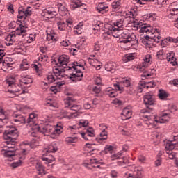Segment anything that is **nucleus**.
Returning <instances> with one entry per match:
<instances>
[{"mask_svg":"<svg viewBox=\"0 0 178 178\" xmlns=\"http://www.w3.org/2000/svg\"><path fill=\"white\" fill-rule=\"evenodd\" d=\"M120 40L122 44H127L129 48L133 45H138V40H137L136 35L129 33V30L127 29L122 31Z\"/></svg>","mask_w":178,"mask_h":178,"instance_id":"1","label":"nucleus"},{"mask_svg":"<svg viewBox=\"0 0 178 178\" xmlns=\"http://www.w3.org/2000/svg\"><path fill=\"white\" fill-rule=\"evenodd\" d=\"M161 41H162V40H161V35L159 33H156L154 35L152 33L144 36V38L142 39V44L145 45L147 48H152V45H154V42L158 44L161 42Z\"/></svg>","mask_w":178,"mask_h":178,"instance_id":"2","label":"nucleus"},{"mask_svg":"<svg viewBox=\"0 0 178 178\" xmlns=\"http://www.w3.org/2000/svg\"><path fill=\"white\" fill-rule=\"evenodd\" d=\"M79 67H81V65H79V63L74 62L72 67H67V70H70V69H74L75 73L70 74V79L72 81L77 83V81H81L83 79V72L81 70H79Z\"/></svg>","mask_w":178,"mask_h":178,"instance_id":"3","label":"nucleus"},{"mask_svg":"<svg viewBox=\"0 0 178 178\" xmlns=\"http://www.w3.org/2000/svg\"><path fill=\"white\" fill-rule=\"evenodd\" d=\"M76 100L72 97H67L64 99L65 108H69V111H74L72 113H75V116H77V112L81 111V106L74 104Z\"/></svg>","mask_w":178,"mask_h":178,"instance_id":"4","label":"nucleus"},{"mask_svg":"<svg viewBox=\"0 0 178 178\" xmlns=\"http://www.w3.org/2000/svg\"><path fill=\"white\" fill-rule=\"evenodd\" d=\"M4 140H7L6 144L10 143H15V140L19 137V134H17V130L15 128L6 130L3 136Z\"/></svg>","mask_w":178,"mask_h":178,"instance_id":"5","label":"nucleus"},{"mask_svg":"<svg viewBox=\"0 0 178 178\" xmlns=\"http://www.w3.org/2000/svg\"><path fill=\"white\" fill-rule=\"evenodd\" d=\"M142 117L145 118V119H147L148 120H154L156 123H166L167 122L169 121L168 113H163V115L161 117L149 115L148 114L144 115Z\"/></svg>","mask_w":178,"mask_h":178,"instance_id":"6","label":"nucleus"},{"mask_svg":"<svg viewBox=\"0 0 178 178\" xmlns=\"http://www.w3.org/2000/svg\"><path fill=\"white\" fill-rule=\"evenodd\" d=\"M152 111V108H149V106H147V109H143L140 111V118L143 120H145V124L147 126V127H149V129L154 127L155 124H154V122H155V120H147V118L143 117L144 115H149V116H154V115H151L149 112Z\"/></svg>","mask_w":178,"mask_h":178,"instance_id":"7","label":"nucleus"},{"mask_svg":"<svg viewBox=\"0 0 178 178\" xmlns=\"http://www.w3.org/2000/svg\"><path fill=\"white\" fill-rule=\"evenodd\" d=\"M31 7L29 6L26 8H19L18 10V19H24L23 23H26L27 16H31Z\"/></svg>","mask_w":178,"mask_h":178,"instance_id":"8","label":"nucleus"},{"mask_svg":"<svg viewBox=\"0 0 178 178\" xmlns=\"http://www.w3.org/2000/svg\"><path fill=\"white\" fill-rule=\"evenodd\" d=\"M57 66L58 67H63L64 69L66 68L67 66V63H69V56L62 55L58 58Z\"/></svg>","mask_w":178,"mask_h":178,"instance_id":"9","label":"nucleus"},{"mask_svg":"<svg viewBox=\"0 0 178 178\" xmlns=\"http://www.w3.org/2000/svg\"><path fill=\"white\" fill-rule=\"evenodd\" d=\"M81 135L84 140H86V141H88L90 137H94L95 136V134H94V129H92V127L87 128L85 132L81 133Z\"/></svg>","mask_w":178,"mask_h":178,"instance_id":"10","label":"nucleus"},{"mask_svg":"<svg viewBox=\"0 0 178 178\" xmlns=\"http://www.w3.org/2000/svg\"><path fill=\"white\" fill-rule=\"evenodd\" d=\"M178 8H172L170 15H169L170 19H171V22H174V26L177 29H178Z\"/></svg>","mask_w":178,"mask_h":178,"instance_id":"11","label":"nucleus"},{"mask_svg":"<svg viewBox=\"0 0 178 178\" xmlns=\"http://www.w3.org/2000/svg\"><path fill=\"white\" fill-rule=\"evenodd\" d=\"M109 30L111 31V35L115 38H120L123 33V29L115 26H110Z\"/></svg>","mask_w":178,"mask_h":178,"instance_id":"12","label":"nucleus"},{"mask_svg":"<svg viewBox=\"0 0 178 178\" xmlns=\"http://www.w3.org/2000/svg\"><path fill=\"white\" fill-rule=\"evenodd\" d=\"M41 16L46 17L47 19H52L54 16H56V11H52L49 8H47L42 10Z\"/></svg>","mask_w":178,"mask_h":178,"instance_id":"13","label":"nucleus"},{"mask_svg":"<svg viewBox=\"0 0 178 178\" xmlns=\"http://www.w3.org/2000/svg\"><path fill=\"white\" fill-rule=\"evenodd\" d=\"M11 33H13L14 35H22V37H24V35H27V30H25L24 26L20 24L19 28H17L15 31Z\"/></svg>","mask_w":178,"mask_h":178,"instance_id":"14","label":"nucleus"},{"mask_svg":"<svg viewBox=\"0 0 178 178\" xmlns=\"http://www.w3.org/2000/svg\"><path fill=\"white\" fill-rule=\"evenodd\" d=\"M2 152H3V154L6 158H9L10 161H13V156L16 155V150L15 149H2Z\"/></svg>","mask_w":178,"mask_h":178,"instance_id":"15","label":"nucleus"},{"mask_svg":"<svg viewBox=\"0 0 178 178\" xmlns=\"http://www.w3.org/2000/svg\"><path fill=\"white\" fill-rule=\"evenodd\" d=\"M140 33H146L147 34H148L147 35H151V34H153V35L159 34V31H158V29L156 28L152 29L151 26H147L146 29L140 31Z\"/></svg>","mask_w":178,"mask_h":178,"instance_id":"16","label":"nucleus"},{"mask_svg":"<svg viewBox=\"0 0 178 178\" xmlns=\"http://www.w3.org/2000/svg\"><path fill=\"white\" fill-rule=\"evenodd\" d=\"M55 20L58 30L63 31V30L66 29V24H65V22H63V19L59 17H56Z\"/></svg>","mask_w":178,"mask_h":178,"instance_id":"17","label":"nucleus"},{"mask_svg":"<svg viewBox=\"0 0 178 178\" xmlns=\"http://www.w3.org/2000/svg\"><path fill=\"white\" fill-rule=\"evenodd\" d=\"M122 120H127L131 118V110L128 107H126L123 109L122 113H121Z\"/></svg>","mask_w":178,"mask_h":178,"instance_id":"18","label":"nucleus"},{"mask_svg":"<svg viewBox=\"0 0 178 178\" xmlns=\"http://www.w3.org/2000/svg\"><path fill=\"white\" fill-rule=\"evenodd\" d=\"M155 100L154 97L149 94H146L144 95V104L145 105H154Z\"/></svg>","mask_w":178,"mask_h":178,"instance_id":"19","label":"nucleus"},{"mask_svg":"<svg viewBox=\"0 0 178 178\" xmlns=\"http://www.w3.org/2000/svg\"><path fill=\"white\" fill-rule=\"evenodd\" d=\"M13 117L16 118L15 119H14V122H15V123H17V122L18 123H22L24 124L27 123V120H26V117L22 115H17L15 113L13 114Z\"/></svg>","mask_w":178,"mask_h":178,"instance_id":"20","label":"nucleus"},{"mask_svg":"<svg viewBox=\"0 0 178 178\" xmlns=\"http://www.w3.org/2000/svg\"><path fill=\"white\" fill-rule=\"evenodd\" d=\"M108 6H104V3H100L97 7V10L99 13L104 15V13H106L108 10H109Z\"/></svg>","mask_w":178,"mask_h":178,"instance_id":"21","label":"nucleus"},{"mask_svg":"<svg viewBox=\"0 0 178 178\" xmlns=\"http://www.w3.org/2000/svg\"><path fill=\"white\" fill-rule=\"evenodd\" d=\"M168 42H174V43L178 42V37L177 38L168 37L164 40H162V42H161L162 47H165V45H168Z\"/></svg>","mask_w":178,"mask_h":178,"instance_id":"22","label":"nucleus"},{"mask_svg":"<svg viewBox=\"0 0 178 178\" xmlns=\"http://www.w3.org/2000/svg\"><path fill=\"white\" fill-rule=\"evenodd\" d=\"M54 126H51L50 124L44 125L42 128V131L44 133V134H49V133H51V134H54Z\"/></svg>","mask_w":178,"mask_h":178,"instance_id":"23","label":"nucleus"},{"mask_svg":"<svg viewBox=\"0 0 178 178\" xmlns=\"http://www.w3.org/2000/svg\"><path fill=\"white\" fill-rule=\"evenodd\" d=\"M70 110H62L60 111V115H62L64 118H69L72 119V118H77V115H75L74 113H72L69 111Z\"/></svg>","mask_w":178,"mask_h":178,"instance_id":"24","label":"nucleus"},{"mask_svg":"<svg viewBox=\"0 0 178 178\" xmlns=\"http://www.w3.org/2000/svg\"><path fill=\"white\" fill-rule=\"evenodd\" d=\"M105 69L107 72L115 73L116 70V64L115 63H108L105 65Z\"/></svg>","mask_w":178,"mask_h":178,"instance_id":"25","label":"nucleus"},{"mask_svg":"<svg viewBox=\"0 0 178 178\" xmlns=\"http://www.w3.org/2000/svg\"><path fill=\"white\" fill-rule=\"evenodd\" d=\"M168 62H170L172 66H176L177 62H176V58H175V53H169L166 56Z\"/></svg>","mask_w":178,"mask_h":178,"instance_id":"26","label":"nucleus"},{"mask_svg":"<svg viewBox=\"0 0 178 178\" xmlns=\"http://www.w3.org/2000/svg\"><path fill=\"white\" fill-rule=\"evenodd\" d=\"M158 97L161 101H165V99L169 97V93L163 89H160L159 90Z\"/></svg>","mask_w":178,"mask_h":178,"instance_id":"27","label":"nucleus"},{"mask_svg":"<svg viewBox=\"0 0 178 178\" xmlns=\"http://www.w3.org/2000/svg\"><path fill=\"white\" fill-rule=\"evenodd\" d=\"M151 62V56H146L144 59V62L142 64V67L140 68V72L145 70V67H148L149 66V63Z\"/></svg>","mask_w":178,"mask_h":178,"instance_id":"28","label":"nucleus"},{"mask_svg":"<svg viewBox=\"0 0 178 178\" xmlns=\"http://www.w3.org/2000/svg\"><path fill=\"white\" fill-rule=\"evenodd\" d=\"M62 70H59V68L54 67L53 69V73L56 78V80H61L63 79V75H62Z\"/></svg>","mask_w":178,"mask_h":178,"instance_id":"29","label":"nucleus"},{"mask_svg":"<svg viewBox=\"0 0 178 178\" xmlns=\"http://www.w3.org/2000/svg\"><path fill=\"white\" fill-rule=\"evenodd\" d=\"M111 8L114 10H119L122 8V0H115L111 3Z\"/></svg>","mask_w":178,"mask_h":178,"instance_id":"30","label":"nucleus"},{"mask_svg":"<svg viewBox=\"0 0 178 178\" xmlns=\"http://www.w3.org/2000/svg\"><path fill=\"white\" fill-rule=\"evenodd\" d=\"M90 65L93 66V67H96L97 70H99V67H101V62L98 61V60L90 59L89 61Z\"/></svg>","mask_w":178,"mask_h":178,"instance_id":"31","label":"nucleus"},{"mask_svg":"<svg viewBox=\"0 0 178 178\" xmlns=\"http://www.w3.org/2000/svg\"><path fill=\"white\" fill-rule=\"evenodd\" d=\"M36 169L38 170V175H45V168L41 163H36Z\"/></svg>","mask_w":178,"mask_h":178,"instance_id":"32","label":"nucleus"},{"mask_svg":"<svg viewBox=\"0 0 178 178\" xmlns=\"http://www.w3.org/2000/svg\"><path fill=\"white\" fill-rule=\"evenodd\" d=\"M114 27L122 29L124 26V18H121L113 23Z\"/></svg>","mask_w":178,"mask_h":178,"instance_id":"33","label":"nucleus"},{"mask_svg":"<svg viewBox=\"0 0 178 178\" xmlns=\"http://www.w3.org/2000/svg\"><path fill=\"white\" fill-rule=\"evenodd\" d=\"M16 35L13 33H10L6 38V45H12L13 44V38H15Z\"/></svg>","mask_w":178,"mask_h":178,"instance_id":"34","label":"nucleus"},{"mask_svg":"<svg viewBox=\"0 0 178 178\" xmlns=\"http://www.w3.org/2000/svg\"><path fill=\"white\" fill-rule=\"evenodd\" d=\"M57 7L58 8L59 13H60L62 15H65V13L67 12V8L65 6H63V4L60 3L57 4Z\"/></svg>","mask_w":178,"mask_h":178,"instance_id":"35","label":"nucleus"},{"mask_svg":"<svg viewBox=\"0 0 178 178\" xmlns=\"http://www.w3.org/2000/svg\"><path fill=\"white\" fill-rule=\"evenodd\" d=\"M5 113V110L0 108V116H2V118H0V120H2L3 123H8L9 120H8V116H6Z\"/></svg>","mask_w":178,"mask_h":178,"instance_id":"36","label":"nucleus"},{"mask_svg":"<svg viewBox=\"0 0 178 178\" xmlns=\"http://www.w3.org/2000/svg\"><path fill=\"white\" fill-rule=\"evenodd\" d=\"M107 138H108V132H106L105 129H104L100 134V137L99 138V140L102 141L104 140H107Z\"/></svg>","mask_w":178,"mask_h":178,"instance_id":"37","label":"nucleus"},{"mask_svg":"<svg viewBox=\"0 0 178 178\" xmlns=\"http://www.w3.org/2000/svg\"><path fill=\"white\" fill-rule=\"evenodd\" d=\"M58 151V147L52 145H49L47 149H44L45 152H56Z\"/></svg>","mask_w":178,"mask_h":178,"instance_id":"38","label":"nucleus"},{"mask_svg":"<svg viewBox=\"0 0 178 178\" xmlns=\"http://www.w3.org/2000/svg\"><path fill=\"white\" fill-rule=\"evenodd\" d=\"M128 162L127 158L122 157L120 160L117 161V165H118V166H123L126 165V163H128Z\"/></svg>","mask_w":178,"mask_h":178,"instance_id":"39","label":"nucleus"},{"mask_svg":"<svg viewBox=\"0 0 178 178\" xmlns=\"http://www.w3.org/2000/svg\"><path fill=\"white\" fill-rule=\"evenodd\" d=\"M95 161H97V159H90V161H87V162H83V165L85 168H88V169H91V165H92V163H94L95 162Z\"/></svg>","mask_w":178,"mask_h":178,"instance_id":"40","label":"nucleus"},{"mask_svg":"<svg viewBox=\"0 0 178 178\" xmlns=\"http://www.w3.org/2000/svg\"><path fill=\"white\" fill-rule=\"evenodd\" d=\"M15 83H16V80L13 78H8L6 80V83L8 85V87H15Z\"/></svg>","mask_w":178,"mask_h":178,"instance_id":"41","label":"nucleus"},{"mask_svg":"<svg viewBox=\"0 0 178 178\" xmlns=\"http://www.w3.org/2000/svg\"><path fill=\"white\" fill-rule=\"evenodd\" d=\"M47 79L49 83H54L56 80V77L54 76V74L51 72L48 74Z\"/></svg>","mask_w":178,"mask_h":178,"instance_id":"42","label":"nucleus"},{"mask_svg":"<svg viewBox=\"0 0 178 178\" xmlns=\"http://www.w3.org/2000/svg\"><path fill=\"white\" fill-rule=\"evenodd\" d=\"M79 126L80 127H87L88 126V120H81Z\"/></svg>","mask_w":178,"mask_h":178,"instance_id":"43","label":"nucleus"},{"mask_svg":"<svg viewBox=\"0 0 178 178\" xmlns=\"http://www.w3.org/2000/svg\"><path fill=\"white\" fill-rule=\"evenodd\" d=\"M47 41H55L56 40L55 34L52 33H47Z\"/></svg>","mask_w":178,"mask_h":178,"instance_id":"44","label":"nucleus"},{"mask_svg":"<svg viewBox=\"0 0 178 178\" xmlns=\"http://www.w3.org/2000/svg\"><path fill=\"white\" fill-rule=\"evenodd\" d=\"M72 6L73 8H80V6H83V3L79 0L72 1Z\"/></svg>","mask_w":178,"mask_h":178,"instance_id":"45","label":"nucleus"},{"mask_svg":"<svg viewBox=\"0 0 178 178\" xmlns=\"http://www.w3.org/2000/svg\"><path fill=\"white\" fill-rule=\"evenodd\" d=\"M156 58L158 59H160V60H162L163 59V56H165V53L163 52V50H160L156 54Z\"/></svg>","mask_w":178,"mask_h":178,"instance_id":"46","label":"nucleus"},{"mask_svg":"<svg viewBox=\"0 0 178 178\" xmlns=\"http://www.w3.org/2000/svg\"><path fill=\"white\" fill-rule=\"evenodd\" d=\"M132 3L134 5H138V6H140V5H145V0H133Z\"/></svg>","mask_w":178,"mask_h":178,"instance_id":"47","label":"nucleus"},{"mask_svg":"<svg viewBox=\"0 0 178 178\" xmlns=\"http://www.w3.org/2000/svg\"><path fill=\"white\" fill-rule=\"evenodd\" d=\"M120 156H122V152H118L117 154H114L111 155V161H115L116 159H119V158H120Z\"/></svg>","mask_w":178,"mask_h":178,"instance_id":"48","label":"nucleus"},{"mask_svg":"<svg viewBox=\"0 0 178 178\" xmlns=\"http://www.w3.org/2000/svg\"><path fill=\"white\" fill-rule=\"evenodd\" d=\"M77 140V138L76 137L72 138V137H67L65 138V142L68 144H70L72 143H76Z\"/></svg>","mask_w":178,"mask_h":178,"instance_id":"49","label":"nucleus"},{"mask_svg":"<svg viewBox=\"0 0 178 178\" xmlns=\"http://www.w3.org/2000/svg\"><path fill=\"white\" fill-rule=\"evenodd\" d=\"M34 119H35V115L31 113L29 114L27 120H26V123L29 124L31 123V122H33L34 120Z\"/></svg>","mask_w":178,"mask_h":178,"instance_id":"50","label":"nucleus"},{"mask_svg":"<svg viewBox=\"0 0 178 178\" xmlns=\"http://www.w3.org/2000/svg\"><path fill=\"white\" fill-rule=\"evenodd\" d=\"M5 55H6L5 51L2 49H0V63H3V58H5Z\"/></svg>","mask_w":178,"mask_h":178,"instance_id":"51","label":"nucleus"},{"mask_svg":"<svg viewBox=\"0 0 178 178\" xmlns=\"http://www.w3.org/2000/svg\"><path fill=\"white\" fill-rule=\"evenodd\" d=\"M22 83L25 84V86H26V84H31V83H33V79H31V78H26L22 79Z\"/></svg>","mask_w":178,"mask_h":178,"instance_id":"52","label":"nucleus"},{"mask_svg":"<svg viewBox=\"0 0 178 178\" xmlns=\"http://www.w3.org/2000/svg\"><path fill=\"white\" fill-rule=\"evenodd\" d=\"M166 154H168L170 159H175V156H176V152L173 151H168Z\"/></svg>","mask_w":178,"mask_h":178,"instance_id":"53","label":"nucleus"},{"mask_svg":"<svg viewBox=\"0 0 178 178\" xmlns=\"http://www.w3.org/2000/svg\"><path fill=\"white\" fill-rule=\"evenodd\" d=\"M82 29H83V28H81L80 25L76 26L74 28L75 34H81V33H82V31H81Z\"/></svg>","mask_w":178,"mask_h":178,"instance_id":"54","label":"nucleus"},{"mask_svg":"<svg viewBox=\"0 0 178 178\" xmlns=\"http://www.w3.org/2000/svg\"><path fill=\"white\" fill-rule=\"evenodd\" d=\"M108 91V95L109 96L110 98H115V97H116V95H118V93H116V90H111L110 92V90H107Z\"/></svg>","mask_w":178,"mask_h":178,"instance_id":"55","label":"nucleus"},{"mask_svg":"<svg viewBox=\"0 0 178 178\" xmlns=\"http://www.w3.org/2000/svg\"><path fill=\"white\" fill-rule=\"evenodd\" d=\"M63 128L59 127L53 129V134H60L62 133Z\"/></svg>","mask_w":178,"mask_h":178,"instance_id":"56","label":"nucleus"},{"mask_svg":"<svg viewBox=\"0 0 178 178\" xmlns=\"http://www.w3.org/2000/svg\"><path fill=\"white\" fill-rule=\"evenodd\" d=\"M86 148H88V149H90V151H95V144H89V143H86Z\"/></svg>","mask_w":178,"mask_h":178,"instance_id":"57","label":"nucleus"},{"mask_svg":"<svg viewBox=\"0 0 178 178\" xmlns=\"http://www.w3.org/2000/svg\"><path fill=\"white\" fill-rule=\"evenodd\" d=\"M147 19H150L151 20H156V14L155 13H149L147 16Z\"/></svg>","mask_w":178,"mask_h":178,"instance_id":"58","label":"nucleus"},{"mask_svg":"<svg viewBox=\"0 0 178 178\" xmlns=\"http://www.w3.org/2000/svg\"><path fill=\"white\" fill-rule=\"evenodd\" d=\"M20 165H22V160H19L17 162H14L11 164L12 168H13L14 169L16 168H18V166H20Z\"/></svg>","mask_w":178,"mask_h":178,"instance_id":"59","label":"nucleus"},{"mask_svg":"<svg viewBox=\"0 0 178 178\" xmlns=\"http://www.w3.org/2000/svg\"><path fill=\"white\" fill-rule=\"evenodd\" d=\"M8 92H10V94H11L10 95H8L9 98H15L16 97L15 92H19V91L10 90L9 89H8Z\"/></svg>","mask_w":178,"mask_h":178,"instance_id":"60","label":"nucleus"},{"mask_svg":"<svg viewBox=\"0 0 178 178\" xmlns=\"http://www.w3.org/2000/svg\"><path fill=\"white\" fill-rule=\"evenodd\" d=\"M61 47H69L70 45V42L69 40H63L60 42Z\"/></svg>","mask_w":178,"mask_h":178,"instance_id":"61","label":"nucleus"},{"mask_svg":"<svg viewBox=\"0 0 178 178\" xmlns=\"http://www.w3.org/2000/svg\"><path fill=\"white\" fill-rule=\"evenodd\" d=\"M92 91L95 92V94H99L101 92V87L95 86L92 88Z\"/></svg>","mask_w":178,"mask_h":178,"instance_id":"62","label":"nucleus"},{"mask_svg":"<svg viewBox=\"0 0 178 178\" xmlns=\"http://www.w3.org/2000/svg\"><path fill=\"white\" fill-rule=\"evenodd\" d=\"M161 165H162V159L159 158L155 161V166L158 167L161 166Z\"/></svg>","mask_w":178,"mask_h":178,"instance_id":"63","label":"nucleus"},{"mask_svg":"<svg viewBox=\"0 0 178 178\" xmlns=\"http://www.w3.org/2000/svg\"><path fill=\"white\" fill-rule=\"evenodd\" d=\"M120 83H123V84L125 87H130V81H129L127 79H124Z\"/></svg>","mask_w":178,"mask_h":178,"instance_id":"64","label":"nucleus"}]
</instances>
